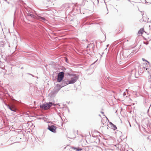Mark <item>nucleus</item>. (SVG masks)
<instances>
[{"label": "nucleus", "mask_w": 151, "mask_h": 151, "mask_svg": "<svg viewBox=\"0 0 151 151\" xmlns=\"http://www.w3.org/2000/svg\"><path fill=\"white\" fill-rule=\"evenodd\" d=\"M68 83V80H64L63 81L62 84L61 85H60L61 87H63V86H65L68 84H69Z\"/></svg>", "instance_id": "nucleus-8"}, {"label": "nucleus", "mask_w": 151, "mask_h": 151, "mask_svg": "<svg viewBox=\"0 0 151 151\" xmlns=\"http://www.w3.org/2000/svg\"><path fill=\"white\" fill-rule=\"evenodd\" d=\"M31 75L33 77H34V76H33V75H32V74H31Z\"/></svg>", "instance_id": "nucleus-27"}, {"label": "nucleus", "mask_w": 151, "mask_h": 151, "mask_svg": "<svg viewBox=\"0 0 151 151\" xmlns=\"http://www.w3.org/2000/svg\"><path fill=\"white\" fill-rule=\"evenodd\" d=\"M142 60H143V61H146V62H147L148 63H149V62H148L147 60H145L144 58H142Z\"/></svg>", "instance_id": "nucleus-20"}, {"label": "nucleus", "mask_w": 151, "mask_h": 151, "mask_svg": "<svg viewBox=\"0 0 151 151\" xmlns=\"http://www.w3.org/2000/svg\"><path fill=\"white\" fill-rule=\"evenodd\" d=\"M139 71H140V73H142L143 72V70H142L141 68L139 69Z\"/></svg>", "instance_id": "nucleus-18"}, {"label": "nucleus", "mask_w": 151, "mask_h": 151, "mask_svg": "<svg viewBox=\"0 0 151 151\" xmlns=\"http://www.w3.org/2000/svg\"><path fill=\"white\" fill-rule=\"evenodd\" d=\"M141 14L142 15H143V14H143V13L142 14V12H141Z\"/></svg>", "instance_id": "nucleus-24"}, {"label": "nucleus", "mask_w": 151, "mask_h": 151, "mask_svg": "<svg viewBox=\"0 0 151 151\" xmlns=\"http://www.w3.org/2000/svg\"><path fill=\"white\" fill-rule=\"evenodd\" d=\"M143 68L145 70H147V72H148V73H149V74H150V72L149 71L150 70H149V69L148 68H146V67H145L144 66H143Z\"/></svg>", "instance_id": "nucleus-15"}, {"label": "nucleus", "mask_w": 151, "mask_h": 151, "mask_svg": "<svg viewBox=\"0 0 151 151\" xmlns=\"http://www.w3.org/2000/svg\"><path fill=\"white\" fill-rule=\"evenodd\" d=\"M61 87L60 85L57 84L56 86L55 87L52 91V93L53 94H56L59 91Z\"/></svg>", "instance_id": "nucleus-4"}, {"label": "nucleus", "mask_w": 151, "mask_h": 151, "mask_svg": "<svg viewBox=\"0 0 151 151\" xmlns=\"http://www.w3.org/2000/svg\"><path fill=\"white\" fill-rule=\"evenodd\" d=\"M52 105L56 106V104H53L52 102H49L46 103L45 104H42V105H40V107L41 109L44 110H47L49 109Z\"/></svg>", "instance_id": "nucleus-1"}, {"label": "nucleus", "mask_w": 151, "mask_h": 151, "mask_svg": "<svg viewBox=\"0 0 151 151\" xmlns=\"http://www.w3.org/2000/svg\"><path fill=\"white\" fill-rule=\"evenodd\" d=\"M98 3H99V0H97Z\"/></svg>", "instance_id": "nucleus-29"}, {"label": "nucleus", "mask_w": 151, "mask_h": 151, "mask_svg": "<svg viewBox=\"0 0 151 151\" xmlns=\"http://www.w3.org/2000/svg\"><path fill=\"white\" fill-rule=\"evenodd\" d=\"M147 65V63H145V64H144L143 65Z\"/></svg>", "instance_id": "nucleus-23"}, {"label": "nucleus", "mask_w": 151, "mask_h": 151, "mask_svg": "<svg viewBox=\"0 0 151 151\" xmlns=\"http://www.w3.org/2000/svg\"><path fill=\"white\" fill-rule=\"evenodd\" d=\"M148 82L150 83V88H151V76L150 75L148 76Z\"/></svg>", "instance_id": "nucleus-13"}, {"label": "nucleus", "mask_w": 151, "mask_h": 151, "mask_svg": "<svg viewBox=\"0 0 151 151\" xmlns=\"http://www.w3.org/2000/svg\"><path fill=\"white\" fill-rule=\"evenodd\" d=\"M71 77L70 80H68L69 84H73L75 83L78 78V75L75 74H71V76H70Z\"/></svg>", "instance_id": "nucleus-2"}, {"label": "nucleus", "mask_w": 151, "mask_h": 151, "mask_svg": "<svg viewBox=\"0 0 151 151\" xmlns=\"http://www.w3.org/2000/svg\"><path fill=\"white\" fill-rule=\"evenodd\" d=\"M145 32L144 29L141 28L139 29L138 32V34L139 35H142L143 34V32Z\"/></svg>", "instance_id": "nucleus-12"}, {"label": "nucleus", "mask_w": 151, "mask_h": 151, "mask_svg": "<svg viewBox=\"0 0 151 151\" xmlns=\"http://www.w3.org/2000/svg\"><path fill=\"white\" fill-rule=\"evenodd\" d=\"M135 122H136V123H137V121H136V120H135Z\"/></svg>", "instance_id": "nucleus-28"}, {"label": "nucleus", "mask_w": 151, "mask_h": 151, "mask_svg": "<svg viewBox=\"0 0 151 151\" xmlns=\"http://www.w3.org/2000/svg\"><path fill=\"white\" fill-rule=\"evenodd\" d=\"M5 45V42L4 41H0V47H4Z\"/></svg>", "instance_id": "nucleus-14"}, {"label": "nucleus", "mask_w": 151, "mask_h": 151, "mask_svg": "<svg viewBox=\"0 0 151 151\" xmlns=\"http://www.w3.org/2000/svg\"><path fill=\"white\" fill-rule=\"evenodd\" d=\"M36 14V18L35 19H37L38 20L41 21H45L46 20V19L44 17H41L39 16L40 15L39 14Z\"/></svg>", "instance_id": "nucleus-6"}, {"label": "nucleus", "mask_w": 151, "mask_h": 151, "mask_svg": "<svg viewBox=\"0 0 151 151\" xmlns=\"http://www.w3.org/2000/svg\"><path fill=\"white\" fill-rule=\"evenodd\" d=\"M5 1H6V2H7V0H5Z\"/></svg>", "instance_id": "nucleus-30"}, {"label": "nucleus", "mask_w": 151, "mask_h": 151, "mask_svg": "<svg viewBox=\"0 0 151 151\" xmlns=\"http://www.w3.org/2000/svg\"><path fill=\"white\" fill-rule=\"evenodd\" d=\"M106 119H107V120H108V121H109L108 119H107V118H106Z\"/></svg>", "instance_id": "nucleus-33"}, {"label": "nucleus", "mask_w": 151, "mask_h": 151, "mask_svg": "<svg viewBox=\"0 0 151 151\" xmlns=\"http://www.w3.org/2000/svg\"><path fill=\"white\" fill-rule=\"evenodd\" d=\"M109 123H111V122H110Z\"/></svg>", "instance_id": "nucleus-36"}, {"label": "nucleus", "mask_w": 151, "mask_h": 151, "mask_svg": "<svg viewBox=\"0 0 151 151\" xmlns=\"http://www.w3.org/2000/svg\"><path fill=\"white\" fill-rule=\"evenodd\" d=\"M47 123H52V122H47Z\"/></svg>", "instance_id": "nucleus-22"}, {"label": "nucleus", "mask_w": 151, "mask_h": 151, "mask_svg": "<svg viewBox=\"0 0 151 151\" xmlns=\"http://www.w3.org/2000/svg\"><path fill=\"white\" fill-rule=\"evenodd\" d=\"M107 126L109 127H111L114 130H115L117 128L116 126L113 123H109V124L107 125Z\"/></svg>", "instance_id": "nucleus-9"}, {"label": "nucleus", "mask_w": 151, "mask_h": 151, "mask_svg": "<svg viewBox=\"0 0 151 151\" xmlns=\"http://www.w3.org/2000/svg\"><path fill=\"white\" fill-rule=\"evenodd\" d=\"M28 74H29V75H31V74H30V73H28Z\"/></svg>", "instance_id": "nucleus-26"}, {"label": "nucleus", "mask_w": 151, "mask_h": 151, "mask_svg": "<svg viewBox=\"0 0 151 151\" xmlns=\"http://www.w3.org/2000/svg\"><path fill=\"white\" fill-rule=\"evenodd\" d=\"M48 129L50 131L53 132L55 133L56 132V127L54 125H52L51 126H48Z\"/></svg>", "instance_id": "nucleus-5"}, {"label": "nucleus", "mask_w": 151, "mask_h": 151, "mask_svg": "<svg viewBox=\"0 0 151 151\" xmlns=\"http://www.w3.org/2000/svg\"><path fill=\"white\" fill-rule=\"evenodd\" d=\"M118 119H120L119 118H118Z\"/></svg>", "instance_id": "nucleus-35"}, {"label": "nucleus", "mask_w": 151, "mask_h": 151, "mask_svg": "<svg viewBox=\"0 0 151 151\" xmlns=\"http://www.w3.org/2000/svg\"><path fill=\"white\" fill-rule=\"evenodd\" d=\"M69 69L68 68L66 69L64 68L63 69V71L62 72H63L64 73V75L65 74V76H71V74H70L69 73Z\"/></svg>", "instance_id": "nucleus-7"}, {"label": "nucleus", "mask_w": 151, "mask_h": 151, "mask_svg": "<svg viewBox=\"0 0 151 151\" xmlns=\"http://www.w3.org/2000/svg\"><path fill=\"white\" fill-rule=\"evenodd\" d=\"M109 45H106V47H108V46H109Z\"/></svg>", "instance_id": "nucleus-25"}, {"label": "nucleus", "mask_w": 151, "mask_h": 151, "mask_svg": "<svg viewBox=\"0 0 151 151\" xmlns=\"http://www.w3.org/2000/svg\"><path fill=\"white\" fill-rule=\"evenodd\" d=\"M74 149L75 150H77V151H80V150H82V149L79 148V147L78 148H74Z\"/></svg>", "instance_id": "nucleus-17"}, {"label": "nucleus", "mask_w": 151, "mask_h": 151, "mask_svg": "<svg viewBox=\"0 0 151 151\" xmlns=\"http://www.w3.org/2000/svg\"><path fill=\"white\" fill-rule=\"evenodd\" d=\"M135 71H136V70L135 69H134L132 70V72H134V73L135 72Z\"/></svg>", "instance_id": "nucleus-19"}, {"label": "nucleus", "mask_w": 151, "mask_h": 151, "mask_svg": "<svg viewBox=\"0 0 151 151\" xmlns=\"http://www.w3.org/2000/svg\"><path fill=\"white\" fill-rule=\"evenodd\" d=\"M128 1H130V0H129Z\"/></svg>", "instance_id": "nucleus-34"}, {"label": "nucleus", "mask_w": 151, "mask_h": 151, "mask_svg": "<svg viewBox=\"0 0 151 151\" xmlns=\"http://www.w3.org/2000/svg\"><path fill=\"white\" fill-rule=\"evenodd\" d=\"M7 107L12 111L16 112L17 110V109L13 106H11L9 105H8Z\"/></svg>", "instance_id": "nucleus-10"}, {"label": "nucleus", "mask_w": 151, "mask_h": 151, "mask_svg": "<svg viewBox=\"0 0 151 151\" xmlns=\"http://www.w3.org/2000/svg\"><path fill=\"white\" fill-rule=\"evenodd\" d=\"M57 81L58 82H60L63 79L64 77V73L63 72H59L58 75Z\"/></svg>", "instance_id": "nucleus-3"}, {"label": "nucleus", "mask_w": 151, "mask_h": 151, "mask_svg": "<svg viewBox=\"0 0 151 151\" xmlns=\"http://www.w3.org/2000/svg\"><path fill=\"white\" fill-rule=\"evenodd\" d=\"M7 3L8 4H9V2H7Z\"/></svg>", "instance_id": "nucleus-31"}, {"label": "nucleus", "mask_w": 151, "mask_h": 151, "mask_svg": "<svg viewBox=\"0 0 151 151\" xmlns=\"http://www.w3.org/2000/svg\"><path fill=\"white\" fill-rule=\"evenodd\" d=\"M144 43H145V42H144ZM148 44V42H146V43H145V44H146V45H147Z\"/></svg>", "instance_id": "nucleus-21"}, {"label": "nucleus", "mask_w": 151, "mask_h": 151, "mask_svg": "<svg viewBox=\"0 0 151 151\" xmlns=\"http://www.w3.org/2000/svg\"><path fill=\"white\" fill-rule=\"evenodd\" d=\"M27 14L28 16H30L31 18H32L33 19H35L36 18V16L33 15L32 14L30 13L29 12L27 13Z\"/></svg>", "instance_id": "nucleus-11"}, {"label": "nucleus", "mask_w": 151, "mask_h": 151, "mask_svg": "<svg viewBox=\"0 0 151 151\" xmlns=\"http://www.w3.org/2000/svg\"><path fill=\"white\" fill-rule=\"evenodd\" d=\"M140 22H146L147 21L146 20H144V17H142V19H141L140 20Z\"/></svg>", "instance_id": "nucleus-16"}, {"label": "nucleus", "mask_w": 151, "mask_h": 151, "mask_svg": "<svg viewBox=\"0 0 151 151\" xmlns=\"http://www.w3.org/2000/svg\"><path fill=\"white\" fill-rule=\"evenodd\" d=\"M101 113H102V114H104V112H101Z\"/></svg>", "instance_id": "nucleus-32"}]
</instances>
